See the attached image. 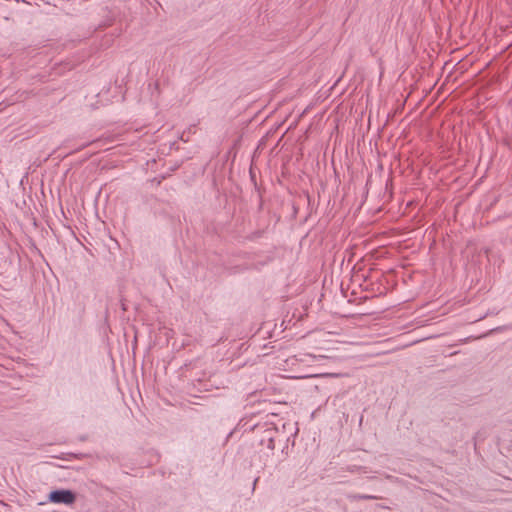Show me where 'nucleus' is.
Instances as JSON below:
<instances>
[{
	"label": "nucleus",
	"mask_w": 512,
	"mask_h": 512,
	"mask_svg": "<svg viewBox=\"0 0 512 512\" xmlns=\"http://www.w3.org/2000/svg\"><path fill=\"white\" fill-rule=\"evenodd\" d=\"M48 499L52 503L73 504L76 496L71 490H54L50 492Z\"/></svg>",
	"instance_id": "obj_1"
},
{
	"label": "nucleus",
	"mask_w": 512,
	"mask_h": 512,
	"mask_svg": "<svg viewBox=\"0 0 512 512\" xmlns=\"http://www.w3.org/2000/svg\"><path fill=\"white\" fill-rule=\"evenodd\" d=\"M277 436L278 431L275 427H267L263 430V436L259 439V444L273 451L275 449V439Z\"/></svg>",
	"instance_id": "obj_2"
},
{
	"label": "nucleus",
	"mask_w": 512,
	"mask_h": 512,
	"mask_svg": "<svg viewBox=\"0 0 512 512\" xmlns=\"http://www.w3.org/2000/svg\"><path fill=\"white\" fill-rule=\"evenodd\" d=\"M351 499L353 500H372V499H378L376 496L372 495H366V494H356L351 496Z\"/></svg>",
	"instance_id": "obj_3"
},
{
	"label": "nucleus",
	"mask_w": 512,
	"mask_h": 512,
	"mask_svg": "<svg viewBox=\"0 0 512 512\" xmlns=\"http://www.w3.org/2000/svg\"><path fill=\"white\" fill-rule=\"evenodd\" d=\"M320 358H323V356L319 355V356H316V355H313V354H305L304 355V358H301L300 360L301 361H309V360H317V359H320Z\"/></svg>",
	"instance_id": "obj_4"
},
{
	"label": "nucleus",
	"mask_w": 512,
	"mask_h": 512,
	"mask_svg": "<svg viewBox=\"0 0 512 512\" xmlns=\"http://www.w3.org/2000/svg\"><path fill=\"white\" fill-rule=\"evenodd\" d=\"M256 428H257V430L262 429V427H261V426H259V425H257V426H256Z\"/></svg>",
	"instance_id": "obj_5"
}]
</instances>
